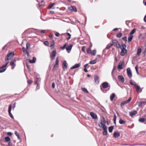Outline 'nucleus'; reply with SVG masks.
I'll return each instance as SVG.
<instances>
[{
    "instance_id": "nucleus-1",
    "label": "nucleus",
    "mask_w": 146,
    "mask_h": 146,
    "mask_svg": "<svg viewBox=\"0 0 146 146\" xmlns=\"http://www.w3.org/2000/svg\"><path fill=\"white\" fill-rule=\"evenodd\" d=\"M108 83L107 82L103 83L100 86L101 90L104 93L106 92V91L104 90V89L107 88L108 87Z\"/></svg>"
},
{
    "instance_id": "nucleus-2",
    "label": "nucleus",
    "mask_w": 146,
    "mask_h": 146,
    "mask_svg": "<svg viewBox=\"0 0 146 146\" xmlns=\"http://www.w3.org/2000/svg\"><path fill=\"white\" fill-rule=\"evenodd\" d=\"M14 56V52H11L8 54L5 58V60H9L11 58Z\"/></svg>"
},
{
    "instance_id": "nucleus-3",
    "label": "nucleus",
    "mask_w": 146,
    "mask_h": 146,
    "mask_svg": "<svg viewBox=\"0 0 146 146\" xmlns=\"http://www.w3.org/2000/svg\"><path fill=\"white\" fill-rule=\"evenodd\" d=\"M112 42L113 43L114 46L117 48H118L120 47V45L117 40L113 39L112 40Z\"/></svg>"
},
{
    "instance_id": "nucleus-4",
    "label": "nucleus",
    "mask_w": 146,
    "mask_h": 146,
    "mask_svg": "<svg viewBox=\"0 0 146 146\" xmlns=\"http://www.w3.org/2000/svg\"><path fill=\"white\" fill-rule=\"evenodd\" d=\"M106 123V121L105 119V118L103 117V120L101 121V122L98 124V125L100 127H102L103 128L104 126H106L105 125Z\"/></svg>"
},
{
    "instance_id": "nucleus-5",
    "label": "nucleus",
    "mask_w": 146,
    "mask_h": 146,
    "mask_svg": "<svg viewBox=\"0 0 146 146\" xmlns=\"http://www.w3.org/2000/svg\"><path fill=\"white\" fill-rule=\"evenodd\" d=\"M56 54V52L55 50L52 51V52L50 54V58L51 60H54Z\"/></svg>"
},
{
    "instance_id": "nucleus-6",
    "label": "nucleus",
    "mask_w": 146,
    "mask_h": 146,
    "mask_svg": "<svg viewBox=\"0 0 146 146\" xmlns=\"http://www.w3.org/2000/svg\"><path fill=\"white\" fill-rule=\"evenodd\" d=\"M145 101H141L138 103V106L140 107L144 106L146 104V99H145Z\"/></svg>"
},
{
    "instance_id": "nucleus-7",
    "label": "nucleus",
    "mask_w": 146,
    "mask_h": 146,
    "mask_svg": "<svg viewBox=\"0 0 146 146\" xmlns=\"http://www.w3.org/2000/svg\"><path fill=\"white\" fill-rule=\"evenodd\" d=\"M12 106L11 104L8 107V112L9 115L10 116V117L12 118V119H14V117L13 116V115L12 114L11 111V110Z\"/></svg>"
},
{
    "instance_id": "nucleus-8",
    "label": "nucleus",
    "mask_w": 146,
    "mask_h": 146,
    "mask_svg": "<svg viewBox=\"0 0 146 146\" xmlns=\"http://www.w3.org/2000/svg\"><path fill=\"white\" fill-rule=\"evenodd\" d=\"M124 62L122 61L121 62H120L118 66V68L119 69H122L124 67Z\"/></svg>"
},
{
    "instance_id": "nucleus-9",
    "label": "nucleus",
    "mask_w": 146,
    "mask_h": 146,
    "mask_svg": "<svg viewBox=\"0 0 146 146\" xmlns=\"http://www.w3.org/2000/svg\"><path fill=\"white\" fill-rule=\"evenodd\" d=\"M90 115L92 118L94 119H98V117L97 115L93 112H90Z\"/></svg>"
},
{
    "instance_id": "nucleus-10",
    "label": "nucleus",
    "mask_w": 146,
    "mask_h": 146,
    "mask_svg": "<svg viewBox=\"0 0 146 146\" xmlns=\"http://www.w3.org/2000/svg\"><path fill=\"white\" fill-rule=\"evenodd\" d=\"M40 82V79L39 78H36V80L35 81V85H37L36 87V89H38L39 88V87L38 86V84Z\"/></svg>"
},
{
    "instance_id": "nucleus-11",
    "label": "nucleus",
    "mask_w": 146,
    "mask_h": 146,
    "mask_svg": "<svg viewBox=\"0 0 146 146\" xmlns=\"http://www.w3.org/2000/svg\"><path fill=\"white\" fill-rule=\"evenodd\" d=\"M127 73L129 78H131L132 76V74L131 72L130 68H128L127 69Z\"/></svg>"
},
{
    "instance_id": "nucleus-12",
    "label": "nucleus",
    "mask_w": 146,
    "mask_h": 146,
    "mask_svg": "<svg viewBox=\"0 0 146 146\" xmlns=\"http://www.w3.org/2000/svg\"><path fill=\"white\" fill-rule=\"evenodd\" d=\"M131 98L130 97L127 100L121 102L120 105L121 106H123L125 104L129 103L131 101Z\"/></svg>"
},
{
    "instance_id": "nucleus-13",
    "label": "nucleus",
    "mask_w": 146,
    "mask_h": 146,
    "mask_svg": "<svg viewBox=\"0 0 146 146\" xmlns=\"http://www.w3.org/2000/svg\"><path fill=\"white\" fill-rule=\"evenodd\" d=\"M16 60H12L10 62V65L11 66V69H13L15 66L16 64L14 63V62Z\"/></svg>"
},
{
    "instance_id": "nucleus-14",
    "label": "nucleus",
    "mask_w": 146,
    "mask_h": 146,
    "mask_svg": "<svg viewBox=\"0 0 146 146\" xmlns=\"http://www.w3.org/2000/svg\"><path fill=\"white\" fill-rule=\"evenodd\" d=\"M107 126H104L103 127L104 130L103 132V134L104 135H106L107 134Z\"/></svg>"
},
{
    "instance_id": "nucleus-15",
    "label": "nucleus",
    "mask_w": 146,
    "mask_h": 146,
    "mask_svg": "<svg viewBox=\"0 0 146 146\" xmlns=\"http://www.w3.org/2000/svg\"><path fill=\"white\" fill-rule=\"evenodd\" d=\"M127 52V50L126 49H121V51L120 52V55L121 56H124L125 54Z\"/></svg>"
},
{
    "instance_id": "nucleus-16",
    "label": "nucleus",
    "mask_w": 146,
    "mask_h": 146,
    "mask_svg": "<svg viewBox=\"0 0 146 146\" xmlns=\"http://www.w3.org/2000/svg\"><path fill=\"white\" fill-rule=\"evenodd\" d=\"M72 47V44H70L66 48V49L67 51V52L69 53L70 52V51L71 50Z\"/></svg>"
},
{
    "instance_id": "nucleus-17",
    "label": "nucleus",
    "mask_w": 146,
    "mask_h": 146,
    "mask_svg": "<svg viewBox=\"0 0 146 146\" xmlns=\"http://www.w3.org/2000/svg\"><path fill=\"white\" fill-rule=\"evenodd\" d=\"M118 79L119 81L122 82H123L124 81V79L122 75H119L118 76Z\"/></svg>"
},
{
    "instance_id": "nucleus-18",
    "label": "nucleus",
    "mask_w": 146,
    "mask_h": 146,
    "mask_svg": "<svg viewBox=\"0 0 146 146\" xmlns=\"http://www.w3.org/2000/svg\"><path fill=\"white\" fill-rule=\"evenodd\" d=\"M135 87L137 92L140 93L142 92V89L140 88L139 86L137 85H135Z\"/></svg>"
},
{
    "instance_id": "nucleus-19",
    "label": "nucleus",
    "mask_w": 146,
    "mask_h": 146,
    "mask_svg": "<svg viewBox=\"0 0 146 146\" xmlns=\"http://www.w3.org/2000/svg\"><path fill=\"white\" fill-rule=\"evenodd\" d=\"M120 135V134L119 132L115 131L113 133V136L114 137L117 138L119 137Z\"/></svg>"
},
{
    "instance_id": "nucleus-20",
    "label": "nucleus",
    "mask_w": 146,
    "mask_h": 146,
    "mask_svg": "<svg viewBox=\"0 0 146 146\" xmlns=\"http://www.w3.org/2000/svg\"><path fill=\"white\" fill-rule=\"evenodd\" d=\"M130 115L132 117L133 115L136 114L137 113V111L135 110H132L131 112H129Z\"/></svg>"
},
{
    "instance_id": "nucleus-21",
    "label": "nucleus",
    "mask_w": 146,
    "mask_h": 146,
    "mask_svg": "<svg viewBox=\"0 0 146 146\" xmlns=\"http://www.w3.org/2000/svg\"><path fill=\"white\" fill-rule=\"evenodd\" d=\"M80 66V64L78 63V64H75L70 69H75L76 68H77L79 67Z\"/></svg>"
},
{
    "instance_id": "nucleus-22",
    "label": "nucleus",
    "mask_w": 146,
    "mask_h": 146,
    "mask_svg": "<svg viewBox=\"0 0 146 146\" xmlns=\"http://www.w3.org/2000/svg\"><path fill=\"white\" fill-rule=\"evenodd\" d=\"M94 81L97 84H99V78L98 76H95L94 77Z\"/></svg>"
},
{
    "instance_id": "nucleus-23",
    "label": "nucleus",
    "mask_w": 146,
    "mask_h": 146,
    "mask_svg": "<svg viewBox=\"0 0 146 146\" xmlns=\"http://www.w3.org/2000/svg\"><path fill=\"white\" fill-rule=\"evenodd\" d=\"M62 67L64 69H65L67 68V66L66 65V61L64 60L63 61L62 64Z\"/></svg>"
},
{
    "instance_id": "nucleus-24",
    "label": "nucleus",
    "mask_w": 146,
    "mask_h": 146,
    "mask_svg": "<svg viewBox=\"0 0 146 146\" xmlns=\"http://www.w3.org/2000/svg\"><path fill=\"white\" fill-rule=\"evenodd\" d=\"M69 9L75 12H76L77 11L76 8L75 6H71L70 7Z\"/></svg>"
},
{
    "instance_id": "nucleus-25",
    "label": "nucleus",
    "mask_w": 146,
    "mask_h": 146,
    "mask_svg": "<svg viewBox=\"0 0 146 146\" xmlns=\"http://www.w3.org/2000/svg\"><path fill=\"white\" fill-rule=\"evenodd\" d=\"M50 47L51 49H52L54 47V40H52L51 42Z\"/></svg>"
},
{
    "instance_id": "nucleus-26",
    "label": "nucleus",
    "mask_w": 146,
    "mask_h": 146,
    "mask_svg": "<svg viewBox=\"0 0 146 146\" xmlns=\"http://www.w3.org/2000/svg\"><path fill=\"white\" fill-rule=\"evenodd\" d=\"M36 60V58L35 57H34L33 58V59L32 60H29V62L31 63H33L35 62Z\"/></svg>"
},
{
    "instance_id": "nucleus-27",
    "label": "nucleus",
    "mask_w": 146,
    "mask_h": 146,
    "mask_svg": "<svg viewBox=\"0 0 146 146\" xmlns=\"http://www.w3.org/2000/svg\"><path fill=\"white\" fill-rule=\"evenodd\" d=\"M7 61L6 63V64L5 65H3V66H1L0 67V69H3V68H6V66L7 65V64L9 63V61L8 60H7Z\"/></svg>"
},
{
    "instance_id": "nucleus-28",
    "label": "nucleus",
    "mask_w": 146,
    "mask_h": 146,
    "mask_svg": "<svg viewBox=\"0 0 146 146\" xmlns=\"http://www.w3.org/2000/svg\"><path fill=\"white\" fill-rule=\"evenodd\" d=\"M115 97V94L114 93H112L110 96V99L111 101H112L114 98Z\"/></svg>"
},
{
    "instance_id": "nucleus-29",
    "label": "nucleus",
    "mask_w": 146,
    "mask_h": 146,
    "mask_svg": "<svg viewBox=\"0 0 146 146\" xmlns=\"http://www.w3.org/2000/svg\"><path fill=\"white\" fill-rule=\"evenodd\" d=\"M133 36V35H130L129 36V37H128V42H129L131 41V40L132 39Z\"/></svg>"
},
{
    "instance_id": "nucleus-30",
    "label": "nucleus",
    "mask_w": 146,
    "mask_h": 146,
    "mask_svg": "<svg viewBox=\"0 0 146 146\" xmlns=\"http://www.w3.org/2000/svg\"><path fill=\"white\" fill-rule=\"evenodd\" d=\"M55 4V3H52L48 7V9H50L52 8V9H54L55 8L54 7H52L53 6H54Z\"/></svg>"
},
{
    "instance_id": "nucleus-31",
    "label": "nucleus",
    "mask_w": 146,
    "mask_h": 146,
    "mask_svg": "<svg viewBox=\"0 0 146 146\" xmlns=\"http://www.w3.org/2000/svg\"><path fill=\"white\" fill-rule=\"evenodd\" d=\"M120 48L121 49H126V45L125 44H122L121 46H120Z\"/></svg>"
},
{
    "instance_id": "nucleus-32",
    "label": "nucleus",
    "mask_w": 146,
    "mask_h": 146,
    "mask_svg": "<svg viewBox=\"0 0 146 146\" xmlns=\"http://www.w3.org/2000/svg\"><path fill=\"white\" fill-rule=\"evenodd\" d=\"M96 63V60H94L90 61L89 63L90 64H94Z\"/></svg>"
},
{
    "instance_id": "nucleus-33",
    "label": "nucleus",
    "mask_w": 146,
    "mask_h": 146,
    "mask_svg": "<svg viewBox=\"0 0 146 146\" xmlns=\"http://www.w3.org/2000/svg\"><path fill=\"white\" fill-rule=\"evenodd\" d=\"M130 83L132 85H134L135 86V85H137L136 84L135 82L133 80H130Z\"/></svg>"
},
{
    "instance_id": "nucleus-34",
    "label": "nucleus",
    "mask_w": 146,
    "mask_h": 146,
    "mask_svg": "<svg viewBox=\"0 0 146 146\" xmlns=\"http://www.w3.org/2000/svg\"><path fill=\"white\" fill-rule=\"evenodd\" d=\"M5 141L7 142H8L10 141V139L9 136L5 137Z\"/></svg>"
},
{
    "instance_id": "nucleus-35",
    "label": "nucleus",
    "mask_w": 146,
    "mask_h": 146,
    "mask_svg": "<svg viewBox=\"0 0 146 146\" xmlns=\"http://www.w3.org/2000/svg\"><path fill=\"white\" fill-rule=\"evenodd\" d=\"M113 129V126H111L109 127L108 128V130L111 133Z\"/></svg>"
},
{
    "instance_id": "nucleus-36",
    "label": "nucleus",
    "mask_w": 146,
    "mask_h": 146,
    "mask_svg": "<svg viewBox=\"0 0 146 146\" xmlns=\"http://www.w3.org/2000/svg\"><path fill=\"white\" fill-rule=\"evenodd\" d=\"M141 48H139L137 49V55L139 56V55L141 53Z\"/></svg>"
},
{
    "instance_id": "nucleus-37",
    "label": "nucleus",
    "mask_w": 146,
    "mask_h": 146,
    "mask_svg": "<svg viewBox=\"0 0 146 146\" xmlns=\"http://www.w3.org/2000/svg\"><path fill=\"white\" fill-rule=\"evenodd\" d=\"M119 123L121 124H125L126 123L125 121H124L123 120L120 119L119 121Z\"/></svg>"
},
{
    "instance_id": "nucleus-38",
    "label": "nucleus",
    "mask_w": 146,
    "mask_h": 146,
    "mask_svg": "<svg viewBox=\"0 0 146 146\" xmlns=\"http://www.w3.org/2000/svg\"><path fill=\"white\" fill-rule=\"evenodd\" d=\"M81 89H82V90L84 92L86 93H88V92L87 90L86 89V88H81Z\"/></svg>"
},
{
    "instance_id": "nucleus-39",
    "label": "nucleus",
    "mask_w": 146,
    "mask_h": 146,
    "mask_svg": "<svg viewBox=\"0 0 146 146\" xmlns=\"http://www.w3.org/2000/svg\"><path fill=\"white\" fill-rule=\"evenodd\" d=\"M96 52V51L95 50H91V54H92V55L93 56H94L95 55Z\"/></svg>"
},
{
    "instance_id": "nucleus-40",
    "label": "nucleus",
    "mask_w": 146,
    "mask_h": 146,
    "mask_svg": "<svg viewBox=\"0 0 146 146\" xmlns=\"http://www.w3.org/2000/svg\"><path fill=\"white\" fill-rule=\"evenodd\" d=\"M139 121L141 123H143L145 121V119L142 118H140L139 119Z\"/></svg>"
},
{
    "instance_id": "nucleus-41",
    "label": "nucleus",
    "mask_w": 146,
    "mask_h": 146,
    "mask_svg": "<svg viewBox=\"0 0 146 146\" xmlns=\"http://www.w3.org/2000/svg\"><path fill=\"white\" fill-rule=\"evenodd\" d=\"M136 29H133L131 31V32L130 33V35H132L136 31Z\"/></svg>"
},
{
    "instance_id": "nucleus-42",
    "label": "nucleus",
    "mask_w": 146,
    "mask_h": 146,
    "mask_svg": "<svg viewBox=\"0 0 146 146\" xmlns=\"http://www.w3.org/2000/svg\"><path fill=\"white\" fill-rule=\"evenodd\" d=\"M122 35V34L121 33H119L117 34L116 36L118 38L121 37Z\"/></svg>"
},
{
    "instance_id": "nucleus-43",
    "label": "nucleus",
    "mask_w": 146,
    "mask_h": 146,
    "mask_svg": "<svg viewBox=\"0 0 146 146\" xmlns=\"http://www.w3.org/2000/svg\"><path fill=\"white\" fill-rule=\"evenodd\" d=\"M116 116L115 114H114V117L113 119V120L114 121V123L115 125L116 124Z\"/></svg>"
},
{
    "instance_id": "nucleus-44",
    "label": "nucleus",
    "mask_w": 146,
    "mask_h": 146,
    "mask_svg": "<svg viewBox=\"0 0 146 146\" xmlns=\"http://www.w3.org/2000/svg\"><path fill=\"white\" fill-rule=\"evenodd\" d=\"M6 68H7L5 67L3 69H0V73H2L5 71Z\"/></svg>"
},
{
    "instance_id": "nucleus-45",
    "label": "nucleus",
    "mask_w": 146,
    "mask_h": 146,
    "mask_svg": "<svg viewBox=\"0 0 146 146\" xmlns=\"http://www.w3.org/2000/svg\"><path fill=\"white\" fill-rule=\"evenodd\" d=\"M30 44L29 42H27L26 44V50L29 49V48L30 46Z\"/></svg>"
},
{
    "instance_id": "nucleus-46",
    "label": "nucleus",
    "mask_w": 146,
    "mask_h": 146,
    "mask_svg": "<svg viewBox=\"0 0 146 146\" xmlns=\"http://www.w3.org/2000/svg\"><path fill=\"white\" fill-rule=\"evenodd\" d=\"M91 50L90 48H87V52L88 54H90L91 53Z\"/></svg>"
},
{
    "instance_id": "nucleus-47",
    "label": "nucleus",
    "mask_w": 146,
    "mask_h": 146,
    "mask_svg": "<svg viewBox=\"0 0 146 146\" xmlns=\"http://www.w3.org/2000/svg\"><path fill=\"white\" fill-rule=\"evenodd\" d=\"M66 46H67V44H65L63 45V46L61 47L60 48H61V49L63 50L65 48H66Z\"/></svg>"
},
{
    "instance_id": "nucleus-48",
    "label": "nucleus",
    "mask_w": 146,
    "mask_h": 146,
    "mask_svg": "<svg viewBox=\"0 0 146 146\" xmlns=\"http://www.w3.org/2000/svg\"><path fill=\"white\" fill-rule=\"evenodd\" d=\"M44 45L46 46H48L49 44V43L47 41H46L44 42Z\"/></svg>"
},
{
    "instance_id": "nucleus-49",
    "label": "nucleus",
    "mask_w": 146,
    "mask_h": 146,
    "mask_svg": "<svg viewBox=\"0 0 146 146\" xmlns=\"http://www.w3.org/2000/svg\"><path fill=\"white\" fill-rule=\"evenodd\" d=\"M55 64H57L58 65V58H57L56 59V61H55Z\"/></svg>"
},
{
    "instance_id": "nucleus-50",
    "label": "nucleus",
    "mask_w": 146,
    "mask_h": 146,
    "mask_svg": "<svg viewBox=\"0 0 146 146\" xmlns=\"http://www.w3.org/2000/svg\"><path fill=\"white\" fill-rule=\"evenodd\" d=\"M122 39L124 41H127V37H123Z\"/></svg>"
},
{
    "instance_id": "nucleus-51",
    "label": "nucleus",
    "mask_w": 146,
    "mask_h": 146,
    "mask_svg": "<svg viewBox=\"0 0 146 146\" xmlns=\"http://www.w3.org/2000/svg\"><path fill=\"white\" fill-rule=\"evenodd\" d=\"M55 34V35L57 37H58L60 36V34L57 32H56Z\"/></svg>"
},
{
    "instance_id": "nucleus-52",
    "label": "nucleus",
    "mask_w": 146,
    "mask_h": 146,
    "mask_svg": "<svg viewBox=\"0 0 146 146\" xmlns=\"http://www.w3.org/2000/svg\"><path fill=\"white\" fill-rule=\"evenodd\" d=\"M85 46H83L82 47V51L84 52V53L85 52Z\"/></svg>"
},
{
    "instance_id": "nucleus-53",
    "label": "nucleus",
    "mask_w": 146,
    "mask_h": 146,
    "mask_svg": "<svg viewBox=\"0 0 146 146\" xmlns=\"http://www.w3.org/2000/svg\"><path fill=\"white\" fill-rule=\"evenodd\" d=\"M39 31L42 33H45V30H39Z\"/></svg>"
},
{
    "instance_id": "nucleus-54",
    "label": "nucleus",
    "mask_w": 146,
    "mask_h": 146,
    "mask_svg": "<svg viewBox=\"0 0 146 146\" xmlns=\"http://www.w3.org/2000/svg\"><path fill=\"white\" fill-rule=\"evenodd\" d=\"M25 52H26V53L27 54V56L28 57H29V52H28V50H26L25 51Z\"/></svg>"
},
{
    "instance_id": "nucleus-55",
    "label": "nucleus",
    "mask_w": 146,
    "mask_h": 146,
    "mask_svg": "<svg viewBox=\"0 0 146 146\" xmlns=\"http://www.w3.org/2000/svg\"><path fill=\"white\" fill-rule=\"evenodd\" d=\"M135 70H136L137 73V74H139L138 72V70L137 66H136L135 67Z\"/></svg>"
},
{
    "instance_id": "nucleus-56",
    "label": "nucleus",
    "mask_w": 146,
    "mask_h": 146,
    "mask_svg": "<svg viewBox=\"0 0 146 146\" xmlns=\"http://www.w3.org/2000/svg\"><path fill=\"white\" fill-rule=\"evenodd\" d=\"M115 70V68L114 67L112 69V72H111V75L112 76H113V72H114Z\"/></svg>"
},
{
    "instance_id": "nucleus-57",
    "label": "nucleus",
    "mask_w": 146,
    "mask_h": 146,
    "mask_svg": "<svg viewBox=\"0 0 146 146\" xmlns=\"http://www.w3.org/2000/svg\"><path fill=\"white\" fill-rule=\"evenodd\" d=\"M33 82L31 80H29L28 81V83L29 84H31V83H32Z\"/></svg>"
},
{
    "instance_id": "nucleus-58",
    "label": "nucleus",
    "mask_w": 146,
    "mask_h": 146,
    "mask_svg": "<svg viewBox=\"0 0 146 146\" xmlns=\"http://www.w3.org/2000/svg\"><path fill=\"white\" fill-rule=\"evenodd\" d=\"M110 47V45H107L106 48V49H108Z\"/></svg>"
},
{
    "instance_id": "nucleus-59",
    "label": "nucleus",
    "mask_w": 146,
    "mask_h": 146,
    "mask_svg": "<svg viewBox=\"0 0 146 146\" xmlns=\"http://www.w3.org/2000/svg\"><path fill=\"white\" fill-rule=\"evenodd\" d=\"M55 87V84L53 82L52 84V87L53 88H54Z\"/></svg>"
},
{
    "instance_id": "nucleus-60",
    "label": "nucleus",
    "mask_w": 146,
    "mask_h": 146,
    "mask_svg": "<svg viewBox=\"0 0 146 146\" xmlns=\"http://www.w3.org/2000/svg\"><path fill=\"white\" fill-rule=\"evenodd\" d=\"M16 106V103H14L13 106V110L14 109V108H15Z\"/></svg>"
},
{
    "instance_id": "nucleus-61",
    "label": "nucleus",
    "mask_w": 146,
    "mask_h": 146,
    "mask_svg": "<svg viewBox=\"0 0 146 146\" xmlns=\"http://www.w3.org/2000/svg\"><path fill=\"white\" fill-rule=\"evenodd\" d=\"M15 135L17 136H18L19 135V134L17 133V131H15Z\"/></svg>"
},
{
    "instance_id": "nucleus-62",
    "label": "nucleus",
    "mask_w": 146,
    "mask_h": 146,
    "mask_svg": "<svg viewBox=\"0 0 146 146\" xmlns=\"http://www.w3.org/2000/svg\"><path fill=\"white\" fill-rule=\"evenodd\" d=\"M58 65H57V64H55L54 66V67H53V69H54V68H57L58 67Z\"/></svg>"
},
{
    "instance_id": "nucleus-63",
    "label": "nucleus",
    "mask_w": 146,
    "mask_h": 146,
    "mask_svg": "<svg viewBox=\"0 0 146 146\" xmlns=\"http://www.w3.org/2000/svg\"><path fill=\"white\" fill-rule=\"evenodd\" d=\"M143 20L144 22H146V15L145 16Z\"/></svg>"
},
{
    "instance_id": "nucleus-64",
    "label": "nucleus",
    "mask_w": 146,
    "mask_h": 146,
    "mask_svg": "<svg viewBox=\"0 0 146 146\" xmlns=\"http://www.w3.org/2000/svg\"><path fill=\"white\" fill-rule=\"evenodd\" d=\"M84 71L85 72H88V70L86 69V68H84Z\"/></svg>"
}]
</instances>
